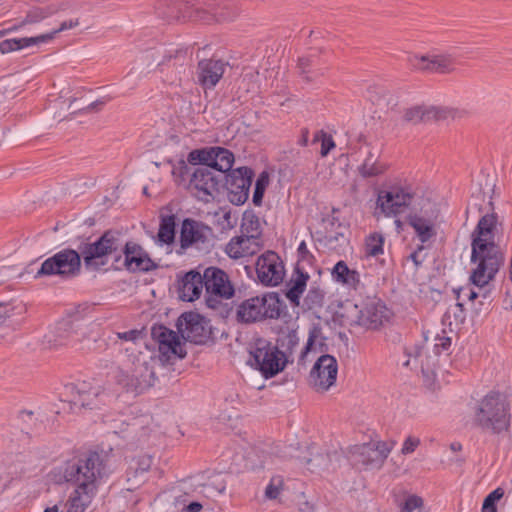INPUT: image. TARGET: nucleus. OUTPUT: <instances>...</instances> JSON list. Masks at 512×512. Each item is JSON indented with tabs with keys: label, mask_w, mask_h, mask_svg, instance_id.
Returning <instances> with one entry per match:
<instances>
[{
	"label": "nucleus",
	"mask_w": 512,
	"mask_h": 512,
	"mask_svg": "<svg viewBox=\"0 0 512 512\" xmlns=\"http://www.w3.org/2000/svg\"><path fill=\"white\" fill-rule=\"evenodd\" d=\"M121 247L120 232L107 230L92 243H83L79 251L65 248L44 260L35 274V278L57 276L60 279L77 277L81 272V257L87 270L97 271L106 264L104 257L111 255Z\"/></svg>",
	"instance_id": "1"
},
{
	"label": "nucleus",
	"mask_w": 512,
	"mask_h": 512,
	"mask_svg": "<svg viewBox=\"0 0 512 512\" xmlns=\"http://www.w3.org/2000/svg\"><path fill=\"white\" fill-rule=\"evenodd\" d=\"M496 223V214L487 213L480 218L472 233L471 262L476 267L472 269L470 280L478 287L487 285L504 261L499 246L491 240Z\"/></svg>",
	"instance_id": "2"
},
{
	"label": "nucleus",
	"mask_w": 512,
	"mask_h": 512,
	"mask_svg": "<svg viewBox=\"0 0 512 512\" xmlns=\"http://www.w3.org/2000/svg\"><path fill=\"white\" fill-rule=\"evenodd\" d=\"M155 11L167 20L205 23L231 21L239 14V9L229 0H157Z\"/></svg>",
	"instance_id": "3"
},
{
	"label": "nucleus",
	"mask_w": 512,
	"mask_h": 512,
	"mask_svg": "<svg viewBox=\"0 0 512 512\" xmlns=\"http://www.w3.org/2000/svg\"><path fill=\"white\" fill-rule=\"evenodd\" d=\"M110 473L105 456L92 451L67 461L63 469L66 482L73 484L79 492L95 494Z\"/></svg>",
	"instance_id": "4"
},
{
	"label": "nucleus",
	"mask_w": 512,
	"mask_h": 512,
	"mask_svg": "<svg viewBox=\"0 0 512 512\" xmlns=\"http://www.w3.org/2000/svg\"><path fill=\"white\" fill-rule=\"evenodd\" d=\"M124 351L128 363L117 370L115 382L124 392L137 396L153 387L157 380L153 358L148 353H135L130 347H124Z\"/></svg>",
	"instance_id": "5"
},
{
	"label": "nucleus",
	"mask_w": 512,
	"mask_h": 512,
	"mask_svg": "<svg viewBox=\"0 0 512 512\" xmlns=\"http://www.w3.org/2000/svg\"><path fill=\"white\" fill-rule=\"evenodd\" d=\"M510 419L509 404L500 392H489L475 407L474 424L484 432L500 434L507 431Z\"/></svg>",
	"instance_id": "6"
},
{
	"label": "nucleus",
	"mask_w": 512,
	"mask_h": 512,
	"mask_svg": "<svg viewBox=\"0 0 512 512\" xmlns=\"http://www.w3.org/2000/svg\"><path fill=\"white\" fill-rule=\"evenodd\" d=\"M439 216L438 203L430 198L423 197L412 207L406 220L420 242L425 244L436 237Z\"/></svg>",
	"instance_id": "7"
},
{
	"label": "nucleus",
	"mask_w": 512,
	"mask_h": 512,
	"mask_svg": "<svg viewBox=\"0 0 512 512\" xmlns=\"http://www.w3.org/2000/svg\"><path fill=\"white\" fill-rule=\"evenodd\" d=\"M281 300L270 292L244 300L237 307L236 317L241 323H255L265 319H277L281 315Z\"/></svg>",
	"instance_id": "8"
},
{
	"label": "nucleus",
	"mask_w": 512,
	"mask_h": 512,
	"mask_svg": "<svg viewBox=\"0 0 512 512\" xmlns=\"http://www.w3.org/2000/svg\"><path fill=\"white\" fill-rule=\"evenodd\" d=\"M386 307L376 301H368L363 305L349 304L345 308L346 323L349 326H361L367 329H377L388 318Z\"/></svg>",
	"instance_id": "9"
},
{
	"label": "nucleus",
	"mask_w": 512,
	"mask_h": 512,
	"mask_svg": "<svg viewBox=\"0 0 512 512\" xmlns=\"http://www.w3.org/2000/svg\"><path fill=\"white\" fill-rule=\"evenodd\" d=\"M221 186V175H216L207 167H199L191 174L187 190L199 201L209 203L219 195Z\"/></svg>",
	"instance_id": "10"
},
{
	"label": "nucleus",
	"mask_w": 512,
	"mask_h": 512,
	"mask_svg": "<svg viewBox=\"0 0 512 512\" xmlns=\"http://www.w3.org/2000/svg\"><path fill=\"white\" fill-rule=\"evenodd\" d=\"M415 194L410 186L394 185L378 193L377 207L386 217H397L414 202Z\"/></svg>",
	"instance_id": "11"
},
{
	"label": "nucleus",
	"mask_w": 512,
	"mask_h": 512,
	"mask_svg": "<svg viewBox=\"0 0 512 512\" xmlns=\"http://www.w3.org/2000/svg\"><path fill=\"white\" fill-rule=\"evenodd\" d=\"M255 367L265 378H271L281 372L286 366V359L275 345L266 340H259L251 352Z\"/></svg>",
	"instance_id": "12"
},
{
	"label": "nucleus",
	"mask_w": 512,
	"mask_h": 512,
	"mask_svg": "<svg viewBox=\"0 0 512 512\" xmlns=\"http://www.w3.org/2000/svg\"><path fill=\"white\" fill-rule=\"evenodd\" d=\"M461 115L462 111L454 107L420 104L405 108L402 119L406 123L417 125L432 121L456 119Z\"/></svg>",
	"instance_id": "13"
},
{
	"label": "nucleus",
	"mask_w": 512,
	"mask_h": 512,
	"mask_svg": "<svg viewBox=\"0 0 512 512\" xmlns=\"http://www.w3.org/2000/svg\"><path fill=\"white\" fill-rule=\"evenodd\" d=\"M407 62L414 70L424 73L449 74L456 69V59L450 53L410 55Z\"/></svg>",
	"instance_id": "14"
},
{
	"label": "nucleus",
	"mask_w": 512,
	"mask_h": 512,
	"mask_svg": "<svg viewBox=\"0 0 512 512\" xmlns=\"http://www.w3.org/2000/svg\"><path fill=\"white\" fill-rule=\"evenodd\" d=\"M392 446L384 441H370L355 445L350 450L351 460L354 464L365 467L380 468L388 457Z\"/></svg>",
	"instance_id": "15"
},
{
	"label": "nucleus",
	"mask_w": 512,
	"mask_h": 512,
	"mask_svg": "<svg viewBox=\"0 0 512 512\" xmlns=\"http://www.w3.org/2000/svg\"><path fill=\"white\" fill-rule=\"evenodd\" d=\"M256 274L261 284L277 286L285 276L283 261L274 251H266L256 261Z\"/></svg>",
	"instance_id": "16"
},
{
	"label": "nucleus",
	"mask_w": 512,
	"mask_h": 512,
	"mask_svg": "<svg viewBox=\"0 0 512 512\" xmlns=\"http://www.w3.org/2000/svg\"><path fill=\"white\" fill-rule=\"evenodd\" d=\"M176 326L182 338L194 344H203L210 337L207 322L196 312L183 313L178 318Z\"/></svg>",
	"instance_id": "17"
},
{
	"label": "nucleus",
	"mask_w": 512,
	"mask_h": 512,
	"mask_svg": "<svg viewBox=\"0 0 512 512\" xmlns=\"http://www.w3.org/2000/svg\"><path fill=\"white\" fill-rule=\"evenodd\" d=\"M338 364L329 354L320 356L312 367L309 383L316 391H327L337 379Z\"/></svg>",
	"instance_id": "18"
},
{
	"label": "nucleus",
	"mask_w": 512,
	"mask_h": 512,
	"mask_svg": "<svg viewBox=\"0 0 512 512\" xmlns=\"http://www.w3.org/2000/svg\"><path fill=\"white\" fill-rule=\"evenodd\" d=\"M254 172L248 167H240L226 176L229 201L234 205L244 204L249 197Z\"/></svg>",
	"instance_id": "19"
},
{
	"label": "nucleus",
	"mask_w": 512,
	"mask_h": 512,
	"mask_svg": "<svg viewBox=\"0 0 512 512\" xmlns=\"http://www.w3.org/2000/svg\"><path fill=\"white\" fill-rule=\"evenodd\" d=\"M152 336L158 343L160 360L170 362L172 358L182 359L186 356V350L183 348L176 332L165 326H155L152 328Z\"/></svg>",
	"instance_id": "20"
},
{
	"label": "nucleus",
	"mask_w": 512,
	"mask_h": 512,
	"mask_svg": "<svg viewBox=\"0 0 512 512\" xmlns=\"http://www.w3.org/2000/svg\"><path fill=\"white\" fill-rule=\"evenodd\" d=\"M73 402L84 408L99 409L106 405L111 396L99 385L82 382L70 387Z\"/></svg>",
	"instance_id": "21"
},
{
	"label": "nucleus",
	"mask_w": 512,
	"mask_h": 512,
	"mask_svg": "<svg viewBox=\"0 0 512 512\" xmlns=\"http://www.w3.org/2000/svg\"><path fill=\"white\" fill-rule=\"evenodd\" d=\"M408 359L403 363L406 367L417 368L420 366L422 375L427 383L432 384L436 380L438 369V354H428L423 347L414 346L406 349Z\"/></svg>",
	"instance_id": "22"
},
{
	"label": "nucleus",
	"mask_w": 512,
	"mask_h": 512,
	"mask_svg": "<svg viewBox=\"0 0 512 512\" xmlns=\"http://www.w3.org/2000/svg\"><path fill=\"white\" fill-rule=\"evenodd\" d=\"M79 21L76 20H69L64 21L61 23L60 27L50 33L42 34L35 37H23V38H12V39H6L2 42H0V52L2 54H7L12 51H18L27 47H30L32 45H39L42 43H47L51 40H53L61 31L74 28L78 26Z\"/></svg>",
	"instance_id": "23"
},
{
	"label": "nucleus",
	"mask_w": 512,
	"mask_h": 512,
	"mask_svg": "<svg viewBox=\"0 0 512 512\" xmlns=\"http://www.w3.org/2000/svg\"><path fill=\"white\" fill-rule=\"evenodd\" d=\"M202 276L206 293L209 295L206 300L208 305L212 306L210 304L212 296L228 299L233 295L234 289L228 280L227 274L223 270L216 267H209L205 269Z\"/></svg>",
	"instance_id": "24"
},
{
	"label": "nucleus",
	"mask_w": 512,
	"mask_h": 512,
	"mask_svg": "<svg viewBox=\"0 0 512 512\" xmlns=\"http://www.w3.org/2000/svg\"><path fill=\"white\" fill-rule=\"evenodd\" d=\"M121 247L117 250H122L125 256L124 265L127 270L136 272H149L155 270L158 265L151 260L148 253L137 243L134 242H126L123 246L122 239Z\"/></svg>",
	"instance_id": "25"
},
{
	"label": "nucleus",
	"mask_w": 512,
	"mask_h": 512,
	"mask_svg": "<svg viewBox=\"0 0 512 512\" xmlns=\"http://www.w3.org/2000/svg\"><path fill=\"white\" fill-rule=\"evenodd\" d=\"M79 340L78 325L71 320L59 321L44 336V344L48 348H59L74 344Z\"/></svg>",
	"instance_id": "26"
},
{
	"label": "nucleus",
	"mask_w": 512,
	"mask_h": 512,
	"mask_svg": "<svg viewBox=\"0 0 512 512\" xmlns=\"http://www.w3.org/2000/svg\"><path fill=\"white\" fill-rule=\"evenodd\" d=\"M227 63L220 59H203L198 62L196 77L197 83L203 89H212L222 78Z\"/></svg>",
	"instance_id": "27"
},
{
	"label": "nucleus",
	"mask_w": 512,
	"mask_h": 512,
	"mask_svg": "<svg viewBox=\"0 0 512 512\" xmlns=\"http://www.w3.org/2000/svg\"><path fill=\"white\" fill-rule=\"evenodd\" d=\"M210 228L192 219H185L180 233V245L182 249L195 246L201 249L208 241Z\"/></svg>",
	"instance_id": "28"
},
{
	"label": "nucleus",
	"mask_w": 512,
	"mask_h": 512,
	"mask_svg": "<svg viewBox=\"0 0 512 512\" xmlns=\"http://www.w3.org/2000/svg\"><path fill=\"white\" fill-rule=\"evenodd\" d=\"M261 247L260 241L241 234L230 239L225 252L232 259H240L256 254Z\"/></svg>",
	"instance_id": "29"
},
{
	"label": "nucleus",
	"mask_w": 512,
	"mask_h": 512,
	"mask_svg": "<svg viewBox=\"0 0 512 512\" xmlns=\"http://www.w3.org/2000/svg\"><path fill=\"white\" fill-rule=\"evenodd\" d=\"M203 287V276L199 272L190 271L185 274L179 284V297L183 301L192 302L200 297Z\"/></svg>",
	"instance_id": "30"
},
{
	"label": "nucleus",
	"mask_w": 512,
	"mask_h": 512,
	"mask_svg": "<svg viewBox=\"0 0 512 512\" xmlns=\"http://www.w3.org/2000/svg\"><path fill=\"white\" fill-rule=\"evenodd\" d=\"M308 279V273L296 269L292 278L287 283L285 295L293 306H299L300 298L306 289Z\"/></svg>",
	"instance_id": "31"
},
{
	"label": "nucleus",
	"mask_w": 512,
	"mask_h": 512,
	"mask_svg": "<svg viewBox=\"0 0 512 512\" xmlns=\"http://www.w3.org/2000/svg\"><path fill=\"white\" fill-rule=\"evenodd\" d=\"M332 278L336 282L352 289H357L360 284L359 272L350 269L342 260L338 261L332 269Z\"/></svg>",
	"instance_id": "32"
},
{
	"label": "nucleus",
	"mask_w": 512,
	"mask_h": 512,
	"mask_svg": "<svg viewBox=\"0 0 512 512\" xmlns=\"http://www.w3.org/2000/svg\"><path fill=\"white\" fill-rule=\"evenodd\" d=\"M212 152V161L211 169H215L221 173H225L231 170L234 163V155L233 153L223 147L213 146L211 147Z\"/></svg>",
	"instance_id": "33"
},
{
	"label": "nucleus",
	"mask_w": 512,
	"mask_h": 512,
	"mask_svg": "<svg viewBox=\"0 0 512 512\" xmlns=\"http://www.w3.org/2000/svg\"><path fill=\"white\" fill-rule=\"evenodd\" d=\"M95 495V493L87 491L79 492L75 488L66 503V512H84Z\"/></svg>",
	"instance_id": "34"
},
{
	"label": "nucleus",
	"mask_w": 512,
	"mask_h": 512,
	"mask_svg": "<svg viewBox=\"0 0 512 512\" xmlns=\"http://www.w3.org/2000/svg\"><path fill=\"white\" fill-rule=\"evenodd\" d=\"M241 234L260 241L262 229L259 218L252 212L243 214L241 226Z\"/></svg>",
	"instance_id": "35"
},
{
	"label": "nucleus",
	"mask_w": 512,
	"mask_h": 512,
	"mask_svg": "<svg viewBox=\"0 0 512 512\" xmlns=\"http://www.w3.org/2000/svg\"><path fill=\"white\" fill-rule=\"evenodd\" d=\"M57 11H58V7H56L54 5H48V6H44V7H41V6L32 7L27 12L26 17L21 22L19 27H22L26 24H36V23L46 19L47 17L55 14Z\"/></svg>",
	"instance_id": "36"
},
{
	"label": "nucleus",
	"mask_w": 512,
	"mask_h": 512,
	"mask_svg": "<svg viewBox=\"0 0 512 512\" xmlns=\"http://www.w3.org/2000/svg\"><path fill=\"white\" fill-rule=\"evenodd\" d=\"M151 465L152 457L150 455L143 454L132 458L127 469L128 480L137 478L139 475L147 472Z\"/></svg>",
	"instance_id": "37"
},
{
	"label": "nucleus",
	"mask_w": 512,
	"mask_h": 512,
	"mask_svg": "<svg viewBox=\"0 0 512 512\" xmlns=\"http://www.w3.org/2000/svg\"><path fill=\"white\" fill-rule=\"evenodd\" d=\"M175 237V216L167 215L161 218L158 231V239L160 242L170 244Z\"/></svg>",
	"instance_id": "38"
},
{
	"label": "nucleus",
	"mask_w": 512,
	"mask_h": 512,
	"mask_svg": "<svg viewBox=\"0 0 512 512\" xmlns=\"http://www.w3.org/2000/svg\"><path fill=\"white\" fill-rule=\"evenodd\" d=\"M384 237L381 233L374 232L370 234L365 241V254L370 257H376L383 254Z\"/></svg>",
	"instance_id": "39"
},
{
	"label": "nucleus",
	"mask_w": 512,
	"mask_h": 512,
	"mask_svg": "<svg viewBox=\"0 0 512 512\" xmlns=\"http://www.w3.org/2000/svg\"><path fill=\"white\" fill-rule=\"evenodd\" d=\"M212 152L211 147H205L201 149H194L189 152L187 156L188 163L192 165L202 164L211 170V161H212Z\"/></svg>",
	"instance_id": "40"
},
{
	"label": "nucleus",
	"mask_w": 512,
	"mask_h": 512,
	"mask_svg": "<svg viewBox=\"0 0 512 512\" xmlns=\"http://www.w3.org/2000/svg\"><path fill=\"white\" fill-rule=\"evenodd\" d=\"M384 170L385 167L377 163L372 152H369L364 163L359 167V173L365 178L377 176L383 173Z\"/></svg>",
	"instance_id": "41"
},
{
	"label": "nucleus",
	"mask_w": 512,
	"mask_h": 512,
	"mask_svg": "<svg viewBox=\"0 0 512 512\" xmlns=\"http://www.w3.org/2000/svg\"><path fill=\"white\" fill-rule=\"evenodd\" d=\"M116 336L118 339L123 340L125 342H130L129 345L126 347H130L132 349H135V353L141 352L138 347L140 346V342L144 339V333L143 330L139 329H131L129 331L125 332H117Z\"/></svg>",
	"instance_id": "42"
},
{
	"label": "nucleus",
	"mask_w": 512,
	"mask_h": 512,
	"mask_svg": "<svg viewBox=\"0 0 512 512\" xmlns=\"http://www.w3.org/2000/svg\"><path fill=\"white\" fill-rule=\"evenodd\" d=\"M320 334H321V331L319 328L313 327L312 329H310L306 345L303 348V350L300 354V357H299L300 362H304L306 360L307 356L309 355V353H311V352L316 353L317 351H321V347L323 346V344L320 343L319 348L316 345V340L320 337Z\"/></svg>",
	"instance_id": "43"
},
{
	"label": "nucleus",
	"mask_w": 512,
	"mask_h": 512,
	"mask_svg": "<svg viewBox=\"0 0 512 512\" xmlns=\"http://www.w3.org/2000/svg\"><path fill=\"white\" fill-rule=\"evenodd\" d=\"M269 184V175L267 172H262L255 183L252 202L255 206H261L265 190Z\"/></svg>",
	"instance_id": "44"
},
{
	"label": "nucleus",
	"mask_w": 512,
	"mask_h": 512,
	"mask_svg": "<svg viewBox=\"0 0 512 512\" xmlns=\"http://www.w3.org/2000/svg\"><path fill=\"white\" fill-rule=\"evenodd\" d=\"M226 489V484L223 480L213 479L203 484L201 493L207 498H214L222 494Z\"/></svg>",
	"instance_id": "45"
},
{
	"label": "nucleus",
	"mask_w": 512,
	"mask_h": 512,
	"mask_svg": "<svg viewBox=\"0 0 512 512\" xmlns=\"http://www.w3.org/2000/svg\"><path fill=\"white\" fill-rule=\"evenodd\" d=\"M333 456L336 457V454H333ZM331 461V454H318L313 458L309 459L307 461V464L309 465V468L312 471H324L329 470Z\"/></svg>",
	"instance_id": "46"
},
{
	"label": "nucleus",
	"mask_w": 512,
	"mask_h": 512,
	"mask_svg": "<svg viewBox=\"0 0 512 512\" xmlns=\"http://www.w3.org/2000/svg\"><path fill=\"white\" fill-rule=\"evenodd\" d=\"M321 142L320 154L322 157H326L329 152L335 147V142L331 135L327 134L323 130L315 133L313 142Z\"/></svg>",
	"instance_id": "47"
},
{
	"label": "nucleus",
	"mask_w": 512,
	"mask_h": 512,
	"mask_svg": "<svg viewBox=\"0 0 512 512\" xmlns=\"http://www.w3.org/2000/svg\"><path fill=\"white\" fill-rule=\"evenodd\" d=\"M504 491L501 488L493 490L486 496L482 505V512H497L496 503L503 497Z\"/></svg>",
	"instance_id": "48"
},
{
	"label": "nucleus",
	"mask_w": 512,
	"mask_h": 512,
	"mask_svg": "<svg viewBox=\"0 0 512 512\" xmlns=\"http://www.w3.org/2000/svg\"><path fill=\"white\" fill-rule=\"evenodd\" d=\"M324 294L319 288H310L307 295L304 298V305L307 309H313L321 306L323 302Z\"/></svg>",
	"instance_id": "49"
},
{
	"label": "nucleus",
	"mask_w": 512,
	"mask_h": 512,
	"mask_svg": "<svg viewBox=\"0 0 512 512\" xmlns=\"http://www.w3.org/2000/svg\"><path fill=\"white\" fill-rule=\"evenodd\" d=\"M446 316L448 319L453 318L456 324L463 323L466 318L464 304L461 301H457L455 305L448 308Z\"/></svg>",
	"instance_id": "50"
},
{
	"label": "nucleus",
	"mask_w": 512,
	"mask_h": 512,
	"mask_svg": "<svg viewBox=\"0 0 512 512\" xmlns=\"http://www.w3.org/2000/svg\"><path fill=\"white\" fill-rule=\"evenodd\" d=\"M283 481L280 477H273L265 489V496L268 499H276L282 490Z\"/></svg>",
	"instance_id": "51"
},
{
	"label": "nucleus",
	"mask_w": 512,
	"mask_h": 512,
	"mask_svg": "<svg viewBox=\"0 0 512 512\" xmlns=\"http://www.w3.org/2000/svg\"><path fill=\"white\" fill-rule=\"evenodd\" d=\"M423 506V499L417 495H410L404 501L401 512H413Z\"/></svg>",
	"instance_id": "52"
},
{
	"label": "nucleus",
	"mask_w": 512,
	"mask_h": 512,
	"mask_svg": "<svg viewBox=\"0 0 512 512\" xmlns=\"http://www.w3.org/2000/svg\"><path fill=\"white\" fill-rule=\"evenodd\" d=\"M420 439L414 436H408L402 446L401 452L404 455L413 453L420 445Z\"/></svg>",
	"instance_id": "53"
},
{
	"label": "nucleus",
	"mask_w": 512,
	"mask_h": 512,
	"mask_svg": "<svg viewBox=\"0 0 512 512\" xmlns=\"http://www.w3.org/2000/svg\"><path fill=\"white\" fill-rule=\"evenodd\" d=\"M434 352L440 354L441 351H447L451 346V339L446 336L437 337L435 339Z\"/></svg>",
	"instance_id": "54"
},
{
	"label": "nucleus",
	"mask_w": 512,
	"mask_h": 512,
	"mask_svg": "<svg viewBox=\"0 0 512 512\" xmlns=\"http://www.w3.org/2000/svg\"><path fill=\"white\" fill-rule=\"evenodd\" d=\"M190 173V168L188 164L184 160H180L178 162V165L174 167L172 174L176 178H180L181 180H184L185 176Z\"/></svg>",
	"instance_id": "55"
},
{
	"label": "nucleus",
	"mask_w": 512,
	"mask_h": 512,
	"mask_svg": "<svg viewBox=\"0 0 512 512\" xmlns=\"http://www.w3.org/2000/svg\"><path fill=\"white\" fill-rule=\"evenodd\" d=\"M455 294H456V300L457 301H461L462 299V294H467V299L469 301H474L477 297H478V294L477 292H475L473 289H471L469 286H466V287H461L457 290H454Z\"/></svg>",
	"instance_id": "56"
},
{
	"label": "nucleus",
	"mask_w": 512,
	"mask_h": 512,
	"mask_svg": "<svg viewBox=\"0 0 512 512\" xmlns=\"http://www.w3.org/2000/svg\"><path fill=\"white\" fill-rule=\"evenodd\" d=\"M13 310L14 308L10 304L0 302V324L11 316Z\"/></svg>",
	"instance_id": "57"
},
{
	"label": "nucleus",
	"mask_w": 512,
	"mask_h": 512,
	"mask_svg": "<svg viewBox=\"0 0 512 512\" xmlns=\"http://www.w3.org/2000/svg\"><path fill=\"white\" fill-rule=\"evenodd\" d=\"M298 255L300 260H308L309 258H312V254L309 252L307 245L305 241H302L298 246Z\"/></svg>",
	"instance_id": "58"
},
{
	"label": "nucleus",
	"mask_w": 512,
	"mask_h": 512,
	"mask_svg": "<svg viewBox=\"0 0 512 512\" xmlns=\"http://www.w3.org/2000/svg\"><path fill=\"white\" fill-rule=\"evenodd\" d=\"M203 508V505L200 502H191L187 506H185L182 512H200Z\"/></svg>",
	"instance_id": "59"
},
{
	"label": "nucleus",
	"mask_w": 512,
	"mask_h": 512,
	"mask_svg": "<svg viewBox=\"0 0 512 512\" xmlns=\"http://www.w3.org/2000/svg\"><path fill=\"white\" fill-rule=\"evenodd\" d=\"M309 137V130L307 128H303L301 130V137L298 140V144L301 146H307Z\"/></svg>",
	"instance_id": "60"
},
{
	"label": "nucleus",
	"mask_w": 512,
	"mask_h": 512,
	"mask_svg": "<svg viewBox=\"0 0 512 512\" xmlns=\"http://www.w3.org/2000/svg\"><path fill=\"white\" fill-rule=\"evenodd\" d=\"M424 246L423 244L417 248L416 251L410 254L409 259H411L416 266L421 264V261L419 260V253L423 250Z\"/></svg>",
	"instance_id": "61"
},
{
	"label": "nucleus",
	"mask_w": 512,
	"mask_h": 512,
	"mask_svg": "<svg viewBox=\"0 0 512 512\" xmlns=\"http://www.w3.org/2000/svg\"><path fill=\"white\" fill-rule=\"evenodd\" d=\"M310 66V60L308 58H301L299 59V68L301 69L302 73H307V68Z\"/></svg>",
	"instance_id": "62"
},
{
	"label": "nucleus",
	"mask_w": 512,
	"mask_h": 512,
	"mask_svg": "<svg viewBox=\"0 0 512 512\" xmlns=\"http://www.w3.org/2000/svg\"><path fill=\"white\" fill-rule=\"evenodd\" d=\"M450 449L454 452L462 450V445L459 442H453L450 444Z\"/></svg>",
	"instance_id": "63"
},
{
	"label": "nucleus",
	"mask_w": 512,
	"mask_h": 512,
	"mask_svg": "<svg viewBox=\"0 0 512 512\" xmlns=\"http://www.w3.org/2000/svg\"><path fill=\"white\" fill-rule=\"evenodd\" d=\"M44 512H59V508L57 505H54L52 507H48L44 510Z\"/></svg>",
	"instance_id": "64"
}]
</instances>
